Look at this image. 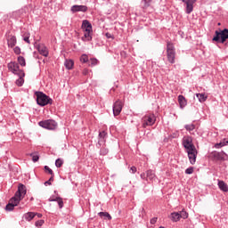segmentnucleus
I'll use <instances>...</instances> for the list:
<instances>
[{"label": "nucleus", "mask_w": 228, "mask_h": 228, "mask_svg": "<svg viewBox=\"0 0 228 228\" xmlns=\"http://www.w3.org/2000/svg\"><path fill=\"white\" fill-rule=\"evenodd\" d=\"M37 103L38 106H47V104H53V99L47 96L42 92H36Z\"/></svg>", "instance_id": "1"}, {"label": "nucleus", "mask_w": 228, "mask_h": 228, "mask_svg": "<svg viewBox=\"0 0 228 228\" xmlns=\"http://www.w3.org/2000/svg\"><path fill=\"white\" fill-rule=\"evenodd\" d=\"M228 39V29L224 28L223 30H216L215 36L213 37V42H217L218 44H224V42Z\"/></svg>", "instance_id": "2"}, {"label": "nucleus", "mask_w": 228, "mask_h": 228, "mask_svg": "<svg viewBox=\"0 0 228 228\" xmlns=\"http://www.w3.org/2000/svg\"><path fill=\"white\" fill-rule=\"evenodd\" d=\"M167 58L169 63H175V46L170 42L167 44Z\"/></svg>", "instance_id": "3"}, {"label": "nucleus", "mask_w": 228, "mask_h": 228, "mask_svg": "<svg viewBox=\"0 0 228 228\" xmlns=\"http://www.w3.org/2000/svg\"><path fill=\"white\" fill-rule=\"evenodd\" d=\"M156 124V115L154 113H148L142 118V126L143 129L147 128L148 126H153Z\"/></svg>", "instance_id": "4"}, {"label": "nucleus", "mask_w": 228, "mask_h": 228, "mask_svg": "<svg viewBox=\"0 0 228 228\" xmlns=\"http://www.w3.org/2000/svg\"><path fill=\"white\" fill-rule=\"evenodd\" d=\"M38 126H40V127H44V129H49L50 131H54V129L58 127V123H56V121L53 119H46V120L40 121L38 123Z\"/></svg>", "instance_id": "5"}, {"label": "nucleus", "mask_w": 228, "mask_h": 228, "mask_svg": "<svg viewBox=\"0 0 228 228\" xmlns=\"http://www.w3.org/2000/svg\"><path fill=\"white\" fill-rule=\"evenodd\" d=\"M8 69L11 72H12V74H15L16 76H26L24 70L20 69L19 63L15 61L8 63Z\"/></svg>", "instance_id": "6"}, {"label": "nucleus", "mask_w": 228, "mask_h": 228, "mask_svg": "<svg viewBox=\"0 0 228 228\" xmlns=\"http://www.w3.org/2000/svg\"><path fill=\"white\" fill-rule=\"evenodd\" d=\"M26 193H27L26 186L20 183L18 187V191L14 195V199H17L19 201H20L22 200V199H24V197L26 196Z\"/></svg>", "instance_id": "7"}, {"label": "nucleus", "mask_w": 228, "mask_h": 228, "mask_svg": "<svg viewBox=\"0 0 228 228\" xmlns=\"http://www.w3.org/2000/svg\"><path fill=\"white\" fill-rule=\"evenodd\" d=\"M183 145L184 149H186L187 152L189 151H193L196 149L195 145H193V141L191 140V137H190V136L183 137Z\"/></svg>", "instance_id": "8"}, {"label": "nucleus", "mask_w": 228, "mask_h": 228, "mask_svg": "<svg viewBox=\"0 0 228 228\" xmlns=\"http://www.w3.org/2000/svg\"><path fill=\"white\" fill-rule=\"evenodd\" d=\"M122 108H124V104L122 103V102H120L119 100L115 102L113 105V113L115 117L120 115Z\"/></svg>", "instance_id": "9"}, {"label": "nucleus", "mask_w": 228, "mask_h": 228, "mask_svg": "<svg viewBox=\"0 0 228 228\" xmlns=\"http://www.w3.org/2000/svg\"><path fill=\"white\" fill-rule=\"evenodd\" d=\"M186 4L185 12L188 15L193 12V4L197 3V0H182Z\"/></svg>", "instance_id": "10"}, {"label": "nucleus", "mask_w": 228, "mask_h": 228, "mask_svg": "<svg viewBox=\"0 0 228 228\" xmlns=\"http://www.w3.org/2000/svg\"><path fill=\"white\" fill-rule=\"evenodd\" d=\"M37 49L41 56H45V58H47V56H49V49H47V46H45V45L39 44L37 45Z\"/></svg>", "instance_id": "11"}, {"label": "nucleus", "mask_w": 228, "mask_h": 228, "mask_svg": "<svg viewBox=\"0 0 228 228\" xmlns=\"http://www.w3.org/2000/svg\"><path fill=\"white\" fill-rule=\"evenodd\" d=\"M19 202H20V201H19L18 199L12 197V198L10 200L9 203L6 205L5 210H6V211H13L15 206H17V205L19 204Z\"/></svg>", "instance_id": "12"}, {"label": "nucleus", "mask_w": 228, "mask_h": 228, "mask_svg": "<svg viewBox=\"0 0 228 228\" xmlns=\"http://www.w3.org/2000/svg\"><path fill=\"white\" fill-rule=\"evenodd\" d=\"M70 12H72V13H77V12H82L85 13L88 12V7L86 5H72Z\"/></svg>", "instance_id": "13"}, {"label": "nucleus", "mask_w": 228, "mask_h": 228, "mask_svg": "<svg viewBox=\"0 0 228 228\" xmlns=\"http://www.w3.org/2000/svg\"><path fill=\"white\" fill-rule=\"evenodd\" d=\"M189 161L191 165H195L197 161V148L194 149L193 151L190 150L187 151Z\"/></svg>", "instance_id": "14"}, {"label": "nucleus", "mask_w": 228, "mask_h": 228, "mask_svg": "<svg viewBox=\"0 0 228 228\" xmlns=\"http://www.w3.org/2000/svg\"><path fill=\"white\" fill-rule=\"evenodd\" d=\"M94 37V30L84 31V37H82L83 42H92Z\"/></svg>", "instance_id": "15"}, {"label": "nucleus", "mask_w": 228, "mask_h": 228, "mask_svg": "<svg viewBox=\"0 0 228 228\" xmlns=\"http://www.w3.org/2000/svg\"><path fill=\"white\" fill-rule=\"evenodd\" d=\"M178 103H179L181 110H184V108H186V106L188 105V101L186 100V98L184 96L180 94V95H178Z\"/></svg>", "instance_id": "16"}, {"label": "nucleus", "mask_w": 228, "mask_h": 228, "mask_svg": "<svg viewBox=\"0 0 228 228\" xmlns=\"http://www.w3.org/2000/svg\"><path fill=\"white\" fill-rule=\"evenodd\" d=\"M99 140H98V145H102V143H106V137L108 136V133L106 131H102L99 133Z\"/></svg>", "instance_id": "17"}, {"label": "nucleus", "mask_w": 228, "mask_h": 228, "mask_svg": "<svg viewBox=\"0 0 228 228\" xmlns=\"http://www.w3.org/2000/svg\"><path fill=\"white\" fill-rule=\"evenodd\" d=\"M81 28L83 31H94V29L92 28V23H90L88 20H83Z\"/></svg>", "instance_id": "18"}, {"label": "nucleus", "mask_w": 228, "mask_h": 228, "mask_svg": "<svg viewBox=\"0 0 228 228\" xmlns=\"http://www.w3.org/2000/svg\"><path fill=\"white\" fill-rule=\"evenodd\" d=\"M7 45L8 47H11L12 49V47H15V45H17V37H15V36H10L7 38Z\"/></svg>", "instance_id": "19"}, {"label": "nucleus", "mask_w": 228, "mask_h": 228, "mask_svg": "<svg viewBox=\"0 0 228 228\" xmlns=\"http://www.w3.org/2000/svg\"><path fill=\"white\" fill-rule=\"evenodd\" d=\"M146 175L148 181H154L156 179V173L152 169L147 170Z\"/></svg>", "instance_id": "20"}, {"label": "nucleus", "mask_w": 228, "mask_h": 228, "mask_svg": "<svg viewBox=\"0 0 228 228\" xmlns=\"http://www.w3.org/2000/svg\"><path fill=\"white\" fill-rule=\"evenodd\" d=\"M217 185H218V188L221 190V191H224V192L228 191V186H227V183H225V182L222 180H218Z\"/></svg>", "instance_id": "21"}, {"label": "nucleus", "mask_w": 228, "mask_h": 228, "mask_svg": "<svg viewBox=\"0 0 228 228\" xmlns=\"http://www.w3.org/2000/svg\"><path fill=\"white\" fill-rule=\"evenodd\" d=\"M169 218L173 222H179V220H181V216L179 212H173L170 214Z\"/></svg>", "instance_id": "22"}, {"label": "nucleus", "mask_w": 228, "mask_h": 228, "mask_svg": "<svg viewBox=\"0 0 228 228\" xmlns=\"http://www.w3.org/2000/svg\"><path fill=\"white\" fill-rule=\"evenodd\" d=\"M64 66L68 70H72V69H74V61L67 59L64 62Z\"/></svg>", "instance_id": "23"}, {"label": "nucleus", "mask_w": 228, "mask_h": 228, "mask_svg": "<svg viewBox=\"0 0 228 228\" xmlns=\"http://www.w3.org/2000/svg\"><path fill=\"white\" fill-rule=\"evenodd\" d=\"M196 97L199 99L200 102H206V101H208V95H206V94H196Z\"/></svg>", "instance_id": "24"}, {"label": "nucleus", "mask_w": 228, "mask_h": 228, "mask_svg": "<svg viewBox=\"0 0 228 228\" xmlns=\"http://www.w3.org/2000/svg\"><path fill=\"white\" fill-rule=\"evenodd\" d=\"M36 216V214L33 212H28L27 214L24 215V218L25 220H27V222H31L32 219H34Z\"/></svg>", "instance_id": "25"}, {"label": "nucleus", "mask_w": 228, "mask_h": 228, "mask_svg": "<svg viewBox=\"0 0 228 228\" xmlns=\"http://www.w3.org/2000/svg\"><path fill=\"white\" fill-rule=\"evenodd\" d=\"M228 144V139H224L221 142L216 143V149H221V147H225Z\"/></svg>", "instance_id": "26"}, {"label": "nucleus", "mask_w": 228, "mask_h": 228, "mask_svg": "<svg viewBox=\"0 0 228 228\" xmlns=\"http://www.w3.org/2000/svg\"><path fill=\"white\" fill-rule=\"evenodd\" d=\"M17 86H22L24 85V76H19V78L16 80Z\"/></svg>", "instance_id": "27"}, {"label": "nucleus", "mask_w": 228, "mask_h": 228, "mask_svg": "<svg viewBox=\"0 0 228 228\" xmlns=\"http://www.w3.org/2000/svg\"><path fill=\"white\" fill-rule=\"evenodd\" d=\"M99 216L102 218V216H105V218H108V220H111V216L108 212H99L98 213Z\"/></svg>", "instance_id": "28"}, {"label": "nucleus", "mask_w": 228, "mask_h": 228, "mask_svg": "<svg viewBox=\"0 0 228 228\" xmlns=\"http://www.w3.org/2000/svg\"><path fill=\"white\" fill-rule=\"evenodd\" d=\"M18 63H20L21 67H26V59L23 56H19Z\"/></svg>", "instance_id": "29"}, {"label": "nucleus", "mask_w": 228, "mask_h": 228, "mask_svg": "<svg viewBox=\"0 0 228 228\" xmlns=\"http://www.w3.org/2000/svg\"><path fill=\"white\" fill-rule=\"evenodd\" d=\"M178 213L180 215V218H183V220H186V218H188V212H186V210H182Z\"/></svg>", "instance_id": "30"}, {"label": "nucleus", "mask_w": 228, "mask_h": 228, "mask_svg": "<svg viewBox=\"0 0 228 228\" xmlns=\"http://www.w3.org/2000/svg\"><path fill=\"white\" fill-rule=\"evenodd\" d=\"M152 0H142V8H149L151 6V2Z\"/></svg>", "instance_id": "31"}, {"label": "nucleus", "mask_w": 228, "mask_h": 228, "mask_svg": "<svg viewBox=\"0 0 228 228\" xmlns=\"http://www.w3.org/2000/svg\"><path fill=\"white\" fill-rule=\"evenodd\" d=\"M30 156H31L32 161L34 163H37V161H38L40 159V157L38 156V153H31Z\"/></svg>", "instance_id": "32"}, {"label": "nucleus", "mask_w": 228, "mask_h": 228, "mask_svg": "<svg viewBox=\"0 0 228 228\" xmlns=\"http://www.w3.org/2000/svg\"><path fill=\"white\" fill-rule=\"evenodd\" d=\"M95 65H99V60L94 58L90 60L89 67H95Z\"/></svg>", "instance_id": "33"}, {"label": "nucleus", "mask_w": 228, "mask_h": 228, "mask_svg": "<svg viewBox=\"0 0 228 228\" xmlns=\"http://www.w3.org/2000/svg\"><path fill=\"white\" fill-rule=\"evenodd\" d=\"M63 165V159H57L55 160V167H57V168H61V166Z\"/></svg>", "instance_id": "34"}, {"label": "nucleus", "mask_w": 228, "mask_h": 228, "mask_svg": "<svg viewBox=\"0 0 228 228\" xmlns=\"http://www.w3.org/2000/svg\"><path fill=\"white\" fill-rule=\"evenodd\" d=\"M56 202L58 203L60 209H61L63 208V199L56 197Z\"/></svg>", "instance_id": "35"}, {"label": "nucleus", "mask_w": 228, "mask_h": 228, "mask_svg": "<svg viewBox=\"0 0 228 228\" xmlns=\"http://www.w3.org/2000/svg\"><path fill=\"white\" fill-rule=\"evenodd\" d=\"M108 152H109V151H108V149L105 148V147H102V148H101V150H100V154H101V156H106V155L108 154Z\"/></svg>", "instance_id": "36"}, {"label": "nucleus", "mask_w": 228, "mask_h": 228, "mask_svg": "<svg viewBox=\"0 0 228 228\" xmlns=\"http://www.w3.org/2000/svg\"><path fill=\"white\" fill-rule=\"evenodd\" d=\"M80 61L82 63H86L88 61V55L86 54H83L81 57H80Z\"/></svg>", "instance_id": "37"}, {"label": "nucleus", "mask_w": 228, "mask_h": 228, "mask_svg": "<svg viewBox=\"0 0 228 228\" xmlns=\"http://www.w3.org/2000/svg\"><path fill=\"white\" fill-rule=\"evenodd\" d=\"M45 172H48V174H50V175H53V177H54V172H53V169L49 168L48 166H45Z\"/></svg>", "instance_id": "38"}, {"label": "nucleus", "mask_w": 228, "mask_h": 228, "mask_svg": "<svg viewBox=\"0 0 228 228\" xmlns=\"http://www.w3.org/2000/svg\"><path fill=\"white\" fill-rule=\"evenodd\" d=\"M185 129H186V131H193V129H195V125H193V124L186 125Z\"/></svg>", "instance_id": "39"}, {"label": "nucleus", "mask_w": 228, "mask_h": 228, "mask_svg": "<svg viewBox=\"0 0 228 228\" xmlns=\"http://www.w3.org/2000/svg\"><path fill=\"white\" fill-rule=\"evenodd\" d=\"M45 224L44 220H38L36 222V227H42Z\"/></svg>", "instance_id": "40"}, {"label": "nucleus", "mask_w": 228, "mask_h": 228, "mask_svg": "<svg viewBox=\"0 0 228 228\" xmlns=\"http://www.w3.org/2000/svg\"><path fill=\"white\" fill-rule=\"evenodd\" d=\"M13 53L17 55L20 54L21 51H20V47L16 46L13 48Z\"/></svg>", "instance_id": "41"}, {"label": "nucleus", "mask_w": 228, "mask_h": 228, "mask_svg": "<svg viewBox=\"0 0 228 228\" xmlns=\"http://www.w3.org/2000/svg\"><path fill=\"white\" fill-rule=\"evenodd\" d=\"M193 167H188L186 170H185V174L187 175H191L193 174Z\"/></svg>", "instance_id": "42"}, {"label": "nucleus", "mask_w": 228, "mask_h": 228, "mask_svg": "<svg viewBox=\"0 0 228 228\" xmlns=\"http://www.w3.org/2000/svg\"><path fill=\"white\" fill-rule=\"evenodd\" d=\"M141 179H142V181H148L147 180V173H142L141 174Z\"/></svg>", "instance_id": "43"}, {"label": "nucleus", "mask_w": 228, "mask_h": 228, "mask_svg": "<svg viewBox=\"0 0 228 228\" xmlns=\"http://www.w3.org/2000/svg\"><path fill=\"white\" fill-rule=\"evenodd\" d=\"M150 222H151V225H154V224H156V222H158V217L151 218Z\"/></svg>", "instance_id": "44"}, {"label": "nucleus", "mask_w": 228, "mask_h": 228, "mask_svg": "<svg viewBox=\"0 0 228 228\" xmlns=\"http://www.w3.org/2000/svg\"><path fill=\"white\" fill-rule=\"evenodd\" d=\"M136 167H134V166H133L131 168H130V172L132 173V174H136Z\"/></svg>", "instance_id": "45"}, {"label": "nucleus", "mask_w": 228, "mask_h": 228, "mask_svg": "<svg viewBox=\"0 0 228 228\" xmlns=\"http://www.w3.org/2000/svg\"><path fill=\"white\" fill-rule=\"evenodd\" d=\"M48 200L49 202H56V197L51 196Z\"/></svg>", "instance_id": "46"}, {"label": "nucleus", "mask_w": 228, "mask_h": 228, "mask_svg": "<svg viewBox=\"0 0 228 228\" xmlns=\"http://www.w3.org/2000/svg\"><path fill=\"white\" fill-rule=\"evenodd\" d=\"M82 74H83V76H88V74H89L88 69H83Z\"/></svg>", "instance_id": "47"}, {"label": "nucleus", "mask_w": 228, "mask_h": 228, "mask_svg": "<svg viewBox=\"0 0 228 228\" xmlns=\"http://www.w3.org/2000/svg\"><path fill=\"white\" fill-rule=\"evenodd\" d=\"M24 42H27V44H29V36H26L23 37Z\"/></svg>", "instance_id": "48"}, {"label": "nucleus", "mask_w": 228, "mask_h": 228, "mask_svg": "<svg viewBox=\"0 0 228 228\" xmlns=\"http://www.w3.org/2000/svg\"><path fill=\"white\" fill-rule=\"evenodd\" d=\"M106 37H107V38H112V36L110 33H106Z\"/></svg>", "instance_id": "49"}, {"label": "nucleus", "mask_w": 228, "mask_h": 228, "mask_svg": "<svg viewBox=\"0 0 228 228\" xmlns=\"http://www.w3.org/2000/svg\"><path fill=\"white\" fill-rule=\"evenodd\" d=\"M45 186H47V184H48V186H51V182L48 180V181H46V182L45 183Z\"/></svg>", "instance_id": "50"}, {"label": "nucleus", "mask_w": 228, "mask_h": 228, "mask_svg": "<svg viewBox=\"0 0 228 228\" xmlns=\"http://www.w3.org/2000/svg\"><path fill=\"white\" fill-rule=\"evenodd\" d=\"M48 181H49L50 183L53 182V181H54V176L52 175Z\"/></svg>", "instance_id": "51"}, {"label": "nucleus", "mask_w": 228, "mask_h": 228, "mask_svg": "<svg viewBox=\"0 0 228 228\" xmlns=\"http://www.w3.org/2000/svg\"><path fill=\"white\" fill-rule=\"evenodd\" d=\"M37 218H42V214H35Z\"/></svg>", "instance_id": "52"}]
</instances>
